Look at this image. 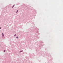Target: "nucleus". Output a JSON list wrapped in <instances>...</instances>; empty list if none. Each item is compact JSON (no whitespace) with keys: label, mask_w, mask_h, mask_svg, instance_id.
<instances>
[{"label":"nucleus","mask_w":63,"mask_h":63,"mask_svg":"<svg viewBox=\"0 0 63 63\" xmlns=\"http://www.w3.org/2000/svg\"><path fill=\"white\" fill-rule=\"evenodd\" d=\"M2 35L3 36V37H4V34H3V33H2Z\"/></svg>","instance_id":"f257e3e1"},{"label":"nucleus","mask_w":63,"mask_h":63,"mask_svg":"<svg viewBox=\"0 0 63 63\" xmlns=\"http://www.w3.org/2000/svg\"><path fill=\"white\" fill-rule=\"evenodd\" d=\"M14 6H15V5H14L13 6V7H12V8H14Z\"/></svg>","instance_id":"f03ea898"},{"label":"nucleus","mask_w":63,"mask_h":63,"mask_svg":"<svg viewBox=\"0 0 63 63\" xmlns=\"http://www.w3.org/2000/svg\"><path fill=\"white\" fill-rule=\"evenodd\" d=\"M15 37H16V34H15L14 35Z\"/></svg>","instance_id":"7ed1b4c3"},{"label":"nucleus","mask_w":63,"mask_h":63,"mask_svg":"<svg viewBox=\"0 0 63 63\" xmlns=\"http://www.w3.org/2000/svg\"><path fill=\"white\" fill-rule=\"evenodd\" d=\"M18 10H17V12H16V13H18Z\"/></svg>","instance_id":"20e7f679"},{"label":"nucleus","mask_w":63,"mask_h":63,"mask_svg":"<svg viewBox=\"0 0 63 63\" xmlns=\"http://www.w3.org/2000/svg\"><path fill=\"white\" fill-rule=\"evenodd\" d=\"M18 37H16L17 39H18Z\"/></svg>","instance_id":"39448f33"},{"label":"nucleus","mask_w":63,"mask_h":63,"mask_svg":"<svg viewBox=\"0 0 63 63\" xmlns=\"http://www.w3.org/2000/svg\"><path fill=\"white\" fill-rule=\"evenodd\" d=\"M22 51H20V52H22Z\"/></svg>","instance_id":"423d86ee"},{"label":"nucleus","mask_w":63,"mask_h":63,"mask_svg":"<svg viewBox=\"0 0 63 63\" xmlns=\"http://www.w3.org/2000/svg\"><path fill=\"white\" fill-rule=\"evenodd\" d=\"M5 51H5V50H4V52H5Z\"/></svg>","instance_id":"0eeeda50"},{"label":"nucleus","mask_w":63,"mask_h":63,"mask_svg":"<svg viewBox=\"0 0 63 63\" xmlns=\"http://www.w3.org/2000/svg\"><path fill=\"white\" fill-rule=\"evenodd\" d=\"M0 29H1V27L0 28Z\"/></svg>","instance_id":"6e6552de"}]
</instances>
